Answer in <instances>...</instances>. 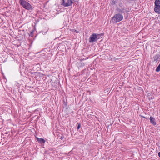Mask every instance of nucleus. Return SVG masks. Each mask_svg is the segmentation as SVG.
<instances>
[{
	"label": "nucleus",
	"mask_w": 160,
	"mask_h": 160,
	"mask_svg": "<svg viewBox=\"0 0 160 160\" xmlns=\"http://www.w3.org/2000/svg\"><path fill=\"white\" fill-rule=\"evenodd\" d=\"M19 3L20 5L26 9L32 10V8L30 4L24 0H20Z\"/></svg>",
	"instance_id": "f257e3e1"
},
{
	"label": "nucleus",
	"mask_w": 160,
	"mask_h": 160,
	"mask_svg": "<svg viewBox=\"0 0 160 160\" xmlns=\"http://www.w3.org/2000/svg\"><path fill=\"white\" fill-rule=\"evenodd\" d=\"M123 18V16L120 13H117L115 14L112 19V21L113 23H116L122 21Z\"/></svg>",
	"instance_id": "f03ea898"
},
{
	"label": "nucleus",
	"mask_w": 160,
	"mask_h": 160,
	"mask_svg": "<svg viewBox=\"0 0 160 160\" xmlns=\"http://www.w3.org/2000/svg\"><path fill=\"white\" fill-rule=\"evenodd\" d=\"M97 40V35L95 33L92 34L89 38L90 42H92Z\"/></svg>",
	"instance_id": "7ed1b4c3"
},
{
	"label": "nucleus",
	"mask_w": 160,
	"mask_h": 160,
	"mask_svg": "<svg viewBox=\"0 0 160 160\" xmlns=\"http://www.w3.org/2000/svg\"><path fill=\"white\" fill-rule=\"evenodd\" d=\"M116 10L119 13H124L125 11L126 12L128 11H127L125 10L124 8H117L116 9Z\"/></svg>",
	"instance_id": "20e7f679"
},
{
	"label": "nucleus",
	"mask_w": 160,
	"mask_h": 160,
	"mask_svg": "<svg viewBox=\"0 0 160 160\" xmlns=\"http://www.w3.org/2000/svg\"><path fill=\"white\" fill-rule=\"evenodd\" d=\"M154 11L158 14L160 13V5L155 6L154 8Z\"/></svg>",
	"instance_id": "39448f33"
},
{
	"label": "nucleus",
	"mask_w": 160,
	"mask_h": 160,
	"mask_svg": "<svg viewBox=\"0 0 160 160\" xmlns=\"http://www.w3.org/2000/svg\"><path fill=\"white\" fill-rule=\"evenodd\" d=\"M150 122L153 125H155L156 124V122H155V119L153 117L151 116L150 118Z\"/></svg>",
	"instance_id": "423d86ee"
},
{
	"label": "nucleus",
	"mask_w": 160,
	"mask_h": 160,
	"mask_svg": "<svg viewBox=\"0 0 160 160\" xmlns=\"http://www.w3.org/2000/svg\"><path fill=\"white\" fill-rule=\"evenodd\" d=\"M72 0H68L67 2L65 3V7H68L71 6L73 3Z\"/></svg>",
	"instance_id": "0eeeda50"
},
{
	"label": "nucleus",
	"mask_w": 160,
	"mask_h": 160,
	"mask_svg": "<svg viewBox=\"0 0 160 160\" xmlns=\"http://www.w3.org/2000/svg\"><path fill=\"white\" fill-rule=\"evenodd\" d=\"M37 140L38 142L41 143H44L45 142V140L43 138H37Z\"/></svg>",
	"instance_id": "6e6552de"
},
{
	"label": "nucleus",
	"mask_w": 160,
	"mask_h": 160,
	"mask_svg": "<svg viewBox=\"0 0 160 160\" xmlns=\"http://www.w3.org/2000/svg\"><path fill=\"white\" fill-rule=\"evenodd\" d=\"M160 57V56L158 54H157L153 57L154 61H157L158 59Z\"/></svg>",
	"instance_id": "1a4fd4ad"
},
{
	"label": "nucleus",
	"mask_w": 160,
	"mask_h": 160,
	"mask_svg": "<svg viewBox=\"0 0 160 160\" xmlns=\"http://www.w3.org/2000/svg\"><path fill=\"white\" fill-rule=\"evenodd\" d=\"M103 35V34L102 33L98 34L97 35V40L99 38H101L102 37Z\"/></svg>",
	"instance_id": "9d476101"
},
{
	"label": "nucleus",
	"mask_w": 160,
	"mask_h": 160,
	"mask_svg": "<svg viewBox=\"0 0 160 160\" xmlns=\"http://www.w3.org/2000/svg\"><path fill=\"white\" fill-rule=\"evenodd\" d=\"M154 3L155 6L160 5V1L159 0H156Z\"/></svg>",
	"instance_id": "9b49d317"
},
{
	"label": "nucleus",
	"mask_w": 160,
	"mask_h": 160,
	"mask_svg": "<svg viewBox=\"0 0 160 160\" xmlns=\"http://www.w3.org/2000/svg\"><path fill=\"white\" fill-rule=\"evenodd\" d=\"M160 71V63L159 64L158 66L156 69V71L157 72H158Z\"/></svg>",
	"instance_id": "f8f14e48"
},
{
	"label": "nucleus",
	"mask_w": 160,
	"mask_h": 160,
	"mask_svg": "<svg viewBox=\"0 0 160 160\" xmlns=\"http://www.w3.org/2000/svg\"><path fill=\"white\" fill-rule=\"evenodd\" d=\"M111 3L112 5H114L115 4V1L114 0H112L111 2Z\"/></svg>",
	"instance_id": "ddd939ff"
},
{
	"label": "nucleus",
	"mask_w": 160,
	"mask_h": 160,
	"mask_svg": "<svg viewBox=\"0 0 160 160\" xmlns=\"http://www.w3.org/2000/svg\"><path fill=\"white\" fill-rule=\"evenodd\" d=\"M77 124H78V126L77 127V129H79L81 125L80 123H78Z\"/></svg>",
	"instance_id": "4468645a"
},
{
	"label": "nucleus",
	"mask_w": 160,
	"mask_h": 160,
	"mask_svg": "<svg viewBox=\"0 0 160 160\" xmlns=\"http://www.w3.org/2000/svg\"><path fill=\"white\" fill-rule=\"evenodd\" d=\"M65 3H66L64 1V0H63V2H62L61 4L65 7Z\"/></svg>",
	"instance_id": "2eb2a0df"
},
{
	"label": "nucleus",
	"mask_w": 160,
	"mask_h": 160,
	"mask_svg": "<svg viewBox=\"0 0 160 160\" xmlns=\"http://www.w3.org/2000/svg\"><path fill=\"white\" fill-rule=\"evenodd\" d=\"M81 64L82 66H83L85 65V63H82Z\"/></svg>",
	"instance_id": "dca6fc26"
},
{
	"label": "nucleus",
	"mask_w": 160,
	"mask_h": 160,
	"mask_svg": "<svg viewBox=\"0 0 160 160\" xmlns=\"http://www.w3.org/2000/svg\"><path fill=\"white\" fill-rule=\"evenodd\" d=\"M33 33V32H30V36L31 35H32Z\"/></svg>",
	"instance_id": "f3484780"
},
{
	"label": "nucleus",
	"mask_w": 160,
	"mask_h": 160,
	"mask_svg": "<svg viewBox=\"0 0 160 160\" xmlns=\"http://www.w3.org/2000/svg\"><path fill=\"white\" fill-rule=\"evenodd\" d=\"M158 155L160 157V152H158Z\"/></svg>",
	"instance_id": "a211bd4d"
},
{
	"label": "nucleus",
	"mask_w": 160,
	"mask_h": 160,
	"mask_svg": "<svg viewBox=\"0 0 160 160\" xmlns=\"http://www.w3.org/2000/svg\"><path fill=\"white\" fill-rule=\"evenodd\" d=\"M75 32L76 33H78V32H78V31H77L76 30H75Z\"/></svg>",
	"instance_id": "6ab92c4d"
},
{
	"label": "nucleus",
	"mask_w": 160,
	"mask_h": 160,
	"mask_svg": "<svg viewBox=\"0 0 160 160\" xmlns=\"http://www.w3.org/2000/svg\"><path fill=\"white\" fill-rule=\"evenodd\" d=\"M142 117L143 118H145V117L144 116H142Z\"/></svg>",
	"instance_id": "aec40b11"
},
{
	"label": "nucleus",
	"mask_w": 160,
	"mask_h": 160,
	"mask_svg": "<svg viewBox=\"0 0 160 160\" xmlns=\"http://www.w3.org/2000/svg\"><path fill=\"white\" fill-rule=\"evenodd\" d=\"M82 59H80V61H82Z\"/></svg>",
	"instance_id": "412c9836"
}]
</instances>
